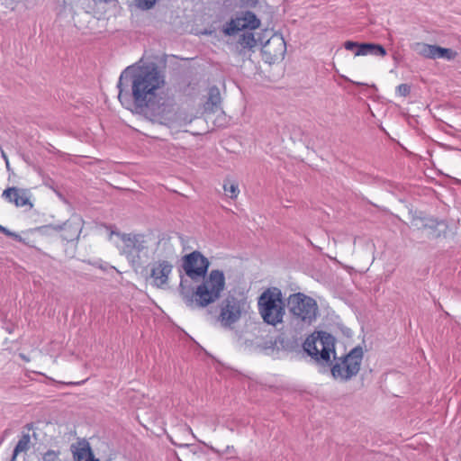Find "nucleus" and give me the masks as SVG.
Listing matches in <instances>:
<instances>
[{
  "label": "nucleus",
  "mask_w": 461,
  "mask_h": 461,
  "mask_svg": "<svg viewBox=\"0 0 461 461\" xmlns=\"http://www.w3.org/2000/svg\"><path fill=\"white\" fill-rule=\"evenodd\" d=\"M258 312L263 321L272 326L283 322L285 304L278 288L267 289L258 298Z\"/></svg>",
  "instance_id": "nucleus-3"
},
{
  "label": "nucleus",
  "mask_w": 461,
  "mask_h": 461,
  "mask_svg": "<svg viewBox=\"0 0 461 461\" xmlns=\"http://www.w3.org/2000/svg\"><path fill=\"white\" fill-rule=\"evenodd\" d=\"M6 330H7L9 333H12V332H13V329H12V328H6Z\"/></svg>",
  "instance_id": "nucleus-30"
},
{
  "label": "nucleus",
  "mask_w": 461,
  "mask_h": 461,
  "mask_svg": "<svg viewBox=\"0 0 461 461\" xmlns=\"http://www.w3.org/2000/svg\"><path fill=\"white\" fill-rule=\"evenodd\" d=\"M173 266L167 260H159L156 262L151 269L150 278L152 284L158 288H163L168 281Z\"/></svg>",
  "instance_id": "nucleus-10"
},
{
  "label": "nucleus",
  "mask_w": 461,
  "mask_h": 461,
  "mask_svg": "<svg viewBox=\"0 0 461 461\" xmlns=\"http://www.w3.org/2000/svg\"><path fill=\"white\" fill-rule=\"evenodd\" d=\"M155 3H156V0H137L138 6L142 9L151 8Z\"/></svg>",
  "instance_id": "nucleus-27"
},
{
  "label": "nucleus",
  "mask_w": 461,
  "mask_h": 461,
  "mask_svg": "<svg viewBox=\"0 0 461 461\" xmlns=\"http://www.w3.org/2000/svg\"><path fill=\"white\" fill-rule=\"evenodd\" d=\"M74 461H99L95 458L89 443L86 440H80L71 446Z\"/></svg>",
  "instance_id": "nucleus-14"
},
{
  "label": "nucleus",
  "mask_w": 461,
  "mask_h": 461,
  "mask_svg": "<svg viewBox=\"0 0 461 461\" xmlns=\"http://www.w3.org/2000/svg\"><path fill=\"white\" fill-rule=\"evenodd\" d=\"M287 306L293 318L304 324H311L317 317L316 301L303 293L291 294L287 300Z\"/></svg>",
  "instance_id": "nucleus-5"
},
{
  "label": "nucleus",
  "mask_w": 461,
  "mask_h": 461,
  "mask_svg": "<svg viewBox=\"0 0 461 461\" xmlns=\"http://www.w3.org/2000/svg\"><path fill=\"white\" fill-rule=\"evenodd\" d=\"M0 232L8 237L14 238L15 240H21V237L17 233L9 230L8 229H6L5 227H4L2 225H0Z\"/></svg>",
  "instance_id": "nucleus-28"
},
{
  "label": "nucleus",
  "mask_w": 461,
  "mask_h": 461,
  "mask_svg": "<svg viewBox=\"0 0 461 461\" xmlns=\"http://www.w3.org/2000/svg\"><path fill=\"white\" fill-rule=\"evenodd\" d=\"M334 343L335 339L330 334L319 331L305 339L303 349L315 360L328 363L330 355H335Z\"/></svg>",
  "instance_id": "nucleus-6"
},
{
  "label": "nucleus",
  "mask_w": 461,
  "mask_h": 461,
  "mask_svg": "<svg viewBox=\"0 0 461 461\" xmlns=\"http://www.w3.org/2000/svg\"><path fill=\"white\" fill-rule=\"evenodd\" d=\"M357 55L384 57L386 55V50L380 44L364 42L358 47Z\"/></svg>",
  "instance_id": "nucleus-17"
},
{
  "label": "nucleus",
  "mask_w": 461,
  "mask_h": 461,
  "mask_svg": "<svg viewBox=\"0 0 461 461\" xmlns=\"http://www.w3.org/2000/svg\"><path fill=\"white\" fill-rule=\"evenodd\" d=\"M435 46L424 42H414L411 45V49L416 52L418 55L425 58V59H434L435 55Z\"/></svg>",
  "instance_id": "nucleus-19"
},
{
  "label": "nucleus",
  "mask_w": 461,
  "mask_h": 461,
  "mask_svg": "<svg viewBox=\"0 0 461 461\" xmlns=\"http://www.w3.org/2000/svg\"><path fill=\"white\" fill-rule=\"evenodd\" d=\"M20 357H21L23 359H24V360H28V359L26 358V357H25L24 355H23V354H21V355H20Z\"/></svg>",
  "instance_id": "nucleus-31"
},
{
  "label": "nucleus",
  "mask_w": 461,
  "mask_h": 461,
  "mask_svg": "<svg viewBox=\"0 0 461 461\" xmlns=\"http://www.w3.org/2000/svg\"><path fill=\"white\" fill-rule=\"evenodd\" d=\"M264 48L266 53L272 54L275 58L283 57L286 50L285 41L278 35L271 37Z\"/></svg>",
  "instance_id": "nucleus-15"
},
{
  "label": "nucleus",
  "mask_w": 461,
  "mask_h": 461,
  "mask_svg": "<svg viewBox=\"0 0 461 461\" xmlns=\"http://www.w3.org/2000/svg\"><path fill=\"white\" fill-rule=\"evenodd\" d=\"M27 428L31 429L32 428V424H27Z\"/></svg>",
  "instance_id": "nucleus-32"
},
{
  "label": "nucleus",
  "mask_w": 461,
  "mask_h": 461,
  "mask_svg": "<svg viewBox=\"0 0 461 461\" xmlns=\"http://www.w3.org/2000/svg\"><path fill=\"white\" fill-rule=\"evenodd\" d=\"M363 355V349L359 346L352 348L345 357L336 358L333 355L335 363L330 368L332 377L347 382L356 376L360 370Z\"/></svg>",
  "instance_id": "nucleus-4"
},
{
  "label": "nucleus",
  "mask_w": 461,
  "mask_h": 461,
  "mask_svg": "<svg viewBox=\"0 0 461 461\" xmlns=\"http://www.w3.org/2000/svg\"><path fill=\"white\" fill-rule=\"evenodd\" d=\"M221 94L217 86H212L208 92V98L204 104V110L209 113H214L221 109Z\"/></svg>",
  "instance_id": "nucleus-16"
},
{
  "label": "nucleus",
  "mask_w": 461,
  "mask_h": 461,
  "mask_svg": "<svg viewBox=\"0 0 461 461\" xmlns=\"http://www.w3.org/2000/svg\"><path fill=\"white\" fill-rule=\"evenodd\" d=\"M434 59H444L447 60H453L457 57V52L448 48H442L440 46H435Z\"/></svg>",
  "instance_id": "nucleus-21"
},
{
  "label": "nucleus",
  "mask_w": 461,
  "mask_h": 461,
  "mask_svg": "<svg viewBox=\"0 0 461 461\" xmlns=\"http://www.w3.org/2000/svg\"><path fill=\"white\" fill-rule=\"evenodd\" d=\"M180 461H207L203 447L196 444L180 446Z\"/></svg>",
  "instance_id": "nucleus-13"
},
{
  "label": "nucleus",
  "mask_w": 461,
  "mask_h": 461,
  "mask_svg": "<svg viewBox=\"0 0 461 461\" xmlns=\"http://www.w3.org/2000/svg\"><path fill=\"white\" fill-rule=\"evenodd\" d=\"M165 86V72L157 64L128 66L119 77L118 99L131 112L167 125L176 120V104Z\"/></svg>",
  "instance_id": "nucleus-1"
},
{
  "label": "nucleus",
  "mask_w": 461,
  "mask_h": 461,
  "mask_svg": "<svg viewBox=\"0 0 461 461\" xmlns=\"http://www.w3.org/2000/svg\"><path fill=\"white\" fill-rule=\"evenodd\" d=\"M361 45H362V43H358L357 41H347L344 42V48L347 50L353 51L355 56H357V51L358 47Z\"/></svg>",
  "instance_id": "nucleus-24"
},
{
  "label": "nucleus",
  "mask_w": 461,
  "mask_h": 461,
  "mask_svg": "<svg viewBox=\"0 0 461 461\" xmlns=\"http://www.w3.org/2000/svg\"><path fill=\"white\" fill-rule=\"evenodd\" d=\"M260 25V21L252 12H246L241 19L231 21L224 30L227 35H232L241 30V28L256 29Z\"/></svg>",
  "instance_id": "nucleus-12"
},
{
  "label": "nucleus",
  "mask_w": 461,
  "mask_h": 461,
  "mask_svg": "<svg viewBox=\"0 0 461 461\" xmlns=\"http://www.w3.org/2000/svg\"><path fill=\"white\" fill-rule=\"evenodd\" d=\"M3 158L5 160V165L8 166V158L4 150L1 151Z\"/></svg>",
  "instance_id": "nucleus-29"
},
{
  "label": "nucleus",
  "mask_w": 461,
  "mask_h": 461,
  "mask_svg": "<svg viewBox=\"0 0 461 461\" xmlns=\"http://www.w3.org/2000/svg\"><path fill=\"white\" fill-rule=\"evenodd\" d=\"M411 92V86L407 84H401L397 86V93L401 96H407Z\"/></svg>",
  "instance_id": "nucleus-25"
},
{
  "label": "nucleus",
  "mask_w": 461,
  "mask_h": 461,
  "mask_svg": "<svg viewBox=\"0 0 461 461\" xmlns=\"http://www.w3.org/2000/svg\"><path fill=\"white\" fill-rule=\"evenodd\" d=\"M223 189L228 196L231 199L237 198L240 190L239 186L236 183H231L230 181H225L223 184Z\"/></svg>",
  "instance_id": "nucleus-23"
},
{
  "label": "nucleus",
  "mask_w": 461,
  "mask_h": 461,
  "mask_svg": "<svg viewBox=\"0 0 461 461\" xmlns=\"http://www.w3.org/2000/svg\"><path fill=\"white\" fill-rule=\"evenodd\" d=\"M59 453L54 450H48L43 454L42 459L44 461H56L58 459Z\"/></svg>",
  "instance_id": "nucleus-26"
},
{
  "label": "nucleus",
  "mask_w": 461,
  "mask_h": 461,
  "mask_svg": "<svg viewBox=\"0 0 461 461\" xmlns=\"http://www.w3.org/2000/svg\"><path fill=\"white\" fill-rule=\"evenodd\" d=\"M60 230H68L70 231L69 235H65L64 239L67 240H74L78 239L81 232V222L79 219H75L70 221H67L63 226H59Z\"/></svg>",
  "instance_id": "nucleus-18"
},
{
  "label": "nucleus",
  "mask_w": 461,
  "mask_h": 461,
  "mask_svg": "<svg viewBox=\"0 0 461 461\" xmlns=\"http://www.w3.org/2000/svg\"><path fill=\"white\" fill-rule=\"evenodd\" d=\"M210 266L209 260L195 250L183 257L182 267L185 275L192 280L204 277Z\"/></svg>",
  "instance_id": "nucleus-7"
},
{
  "label": "nucleus",
  "mask_w": 461,
  "mask_h": 461,
  "mask_svg": "<svg viewBox=\"0 0 461 461\" xmlns=\"http://www.w3.org/2000/svg\"><path fill=\"white\" fill-rule=\"evenodd\" d=\"M225 277L222 271L215 269L203 277L195 289L185 286L182 279L179 285L180 295L190 309L204 308L216 302L224 290Z\"/></svg>",
  "instance_id": "nucleus-2"
},
{
  "label": "nucleus",
  "mask_w": 461,
  "mask_h": 461,
  "mask_svg": "<svg viewBox=\"0 0 461 461\" xmlns=\"http://www.w3.org/2000/svg\"><path fill=\"white\" fill-rule=\"evenodd\" d=\"M246 303L234 296H228L221 304L219 321L224 327H230L237 322L244 310Z\"/></svg>",
  "instance_id": "nucleus-8"
},
{
  "label": "nucleus",
  "mask_w": 461,
  "mask_h": 461,
  "mask_svg": "<svg viewBox=\"0 0 461 461\" xmlns=\"http://www.w3.org/2000/svg\"><path fill=\"white\" fill-rule=\"evenodd\" d=\"M30 444L31 437L29 433H23L14 449L11 461H15L17 456L20 453L28 451L30 448Z\"/></svg>",
  "instance_id": "nucleus-20"
},
{
  "label": "nucleus",
  "mask_w": 461,
  "mask_h": 461,
  "mask_svg": "<svg viewBox=\"0 0 461 461\" xmlns=\"http://www.w3.org/2000/svg\"><path fill=\"white\" fill-rule=\"evenodd\" d=\"M2 196L14 203L17 207L28 206L30 209L32 208V203L30 201V192L27 189L8 187L4 192Z\"/></svg>",
  "instance_id": "nucleus-11"
},
{
  "label": "nucleus",
  "mask_w": 461,
  "mask_h": 461,
  "mask_svg": "<svg viewBox=\"0 0 461 461\" xmlns=\"http://www.w3.org/2000/svg\"><path fill=\"white\" fill-rule=\"evenodd\" d=\"M256 40L254 37V34L250 32H244L242 34L240 35V38L238 40V44L242 49H252L256 46Z\"/></svg>",
  "instance_id": "nucleus-22"
},
{
  "label": "nucleus",
  "mask_w": 461,
  "mask_h": 461,
  "mask_svg": "<svg viewBox=\"0 0 461 461\" xmlns=\"http://www.w3.org/2000/svg\"><path fill=\"white\" fill-rule=\"evenodd\" d=\"M117 235L121 238L123 242V247L122 248V253L126 256H131L134 252H140L144 249H146L144 236L140 234H125L120 233L114 230H111L110 238L112 235Z\"/></svg>",
  "instance_id": "nucleus-9"
}]
</instances>
